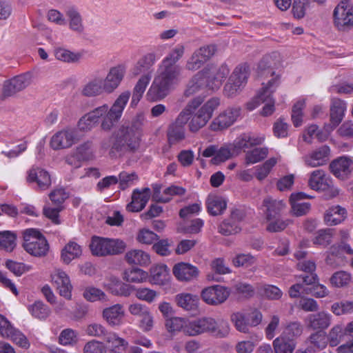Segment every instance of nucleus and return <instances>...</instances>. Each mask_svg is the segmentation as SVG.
Wrapping results in <instances>:
<instances>
[{
  "mask_svg": "<svg viewBox=\"0 0 353 353\" xmlns=\"http://www.w3.org/2000/svg\"><path fill=\"white\" fill-rule=\"evenodd\" d=\"M203 102L204 97L201 96L190 100L175 121L170 125L167 136L170 145H176L185 139L186 123H188L189 130L192 132H196L205 126L221 104L219 97H212Z\"/></svg>",
  "mask_w": 353,
  "mask_h": 353,
  "instance_id": "obj_1",
  "label": "nucleus"
},
{
  "mask_svg": "<svg viewBox=\"0 0 353 353\" xmlns=\"http://www.w3.org/2000/svg\"><path fill=\"white\" fill-rule=\"evenodd\" d=\"M185 48L176 45L161 61L157 74L146 93L149 101L164 99L181 81V68L176 64L183 57Z\"/></svg>",
  "mask_w": 353,
  "mask_h": 353,
  "instance_id": "obj_2",
  "label": "nucleus"
},
{
  "mask_svg": "<svg viewBox=\"0 0 353 353\" xmlns=\"http://www.w3.org/2000/svg\"><path fill=\"white\" fill-rule=\"evenodd\" d=\"M130 95V91H124L117 97L111 107L108 104H103L84 114L78 121V130L83 132H90L100 121L101 130L110 131L121 118Z\"/></svg>",
  "mask_w": 353,
  "mask_h": 353,
  "instance_id": "obj_3",
  "label": "nucleus"
},
{
  "mask_svg": "<svg viewBox=\"0 0 353 353\" xmlns=\"http://www.w3.org/2000/svg\"><path fill=\"white\" fill-rule=\"evenodd\" d=\"M281 62V55L277 52L265 55L260 61L257 68L259 76L268 78L266 84H264L265 95L262 99L264 105L261 112L263 117H268L273 114L275 110V101L272 97L273 93L280 83L281 74L274 71Z\"/></svg>",
  "mask_w": 353,
  "mask_h": 353,
  "instance_id": "obj_4",
  "label": "nucleus"
},
{
  "mask_svg": "<svg viewBox=\"0 0 353 353\" xmlns=\"http://www.w3.org/2000/svg\"><path fill=\"white\" fill-rule=\"evenodd\" d=\"M144 121V114L139 113L133 119L130 125H121L112 134L110 154L112 156H115L117 154L121 155L127 152L137 151L140 146L141 130Z\"/></svg>",
  "mask_w": 353,
  "mask_h": 353,
  "instance_id": "obj_5",
  "label": "nucleus"
},
{
  "mask_svg": "<svg viewBox=\"0 0 353 353\" xmlns=\"http://www.w3.org/2000/svg\"><path fill=\"white\" fill-rule=\"evenodd\" d=\"M230 331L228 321L221 320L218 322L212 317H203L194 320L185 319L183 333L190 336L210 332L219 338L226 337Z\"/></svg>",
  "mask_w": 353,
  "mask_h": 353,
  "instance_id": "obj_6",
  "label": "nucleus"
},
{
  "mask_svg": "<svg viewBox=\"0 0 353 353\" xmlns=\"http://www.w3.org/2000/svg\"><path fill=\"white\" fill-rule=\"evenodd\" d=\"M285 206V203L281 200L273 199L271 197L264 199L261 210L268 222L267 230L271 232H281L291 223L290 220L281 217V212Z\"/></svg>",
  "mask_w": 353,
  "mask_h": 353,
  "instance_id": "obj_7",
  "label": "nucleus"
},
{
  "mask_svg": "<svg viewBox=\"0 0 353 353\" xmlns=\"http://www.w3.org/2000/svg\"><path fill=\"white\" fill-rule=\"evenodd\" d=\"M90 250L95 256L116 255L124 252L125 243L119 239H109L99 236L92 238Z\"/></svg>",
  "mask_w": 353,
  "mask_h": 353,
  "instance_id": "obj_8",
  "label": "nucleus"
},
{
  "mask_svg": "<svg viewBox=\"0 0 353 353\" xmlns=\"http://www.w3.org/2000/svg\"><path fill=\"white\" fill-rule=\"evenodd\" d=\"M249 76V65L245 63L238 65L224 85V94L231 98L239 94L245 86Z\"/></svg>",
  "mask_w": 353,
  "mask_h": 353,
  "instance_id": "obj_9",
  "label": "nucleus"
},
{
  "mask_svg": "<svg viewBox=\"0 0 353 353\" xmlns=\"http://www.w3.org/2000/svg\"><path fill=\"white\" fill-rule=\"evenodd\" d=\"M25 250L34 256H42L48 250V244L46 238L39 230L34 228L26 229L23 232Z\"/></svg>",
  "mask_w": 353,
  "mask_h": 353,
  "instance_id": "obj_10",
  "label": "nucleus"
},
{
  "mask_svg": "<svg viewBox=\"0 0 353 353\" xmlns=\"http://www.w3.org/2000/svg\"><path fill=\"white\" fill-rule=\"evenodd\" d=\"M34 79V73L28 71L6 80L2 85L3 98L15 96L30 86Z\"/></svg>",
  "mask_w": 353,
  "mask_h": 353,
  "instance_id": "obj_11",
  "label": "nucleus"
},
{
  "mask_svg": "<svg viewBox=\"0 0 353 353\" xmlns=\"http://www.w3.org/2000/svg\"><path fill=\"white\" fill-rule=\"evenodd\" d=\"M334 27L340 31H345L353 27V5L342 1L334 8L332 14Z\"/></svg>",
  "mask_w": 353,
  "mask_h": 353,
  "instance_id": "obj_12",
  "label": "nucleus"
},
{
  "mask_svg": "<svg viewBox=\"0 0 353 353\" xmlns=\"http://www.w3.org/2000/svg\"><path fill=\"white\" fill-rule=\"evenodd\" d=\"M205 80V86L212 90H218L230 73V68L223 63L219 66L208 65L200 71Z\"/></svg>",
  "mask_w": 353,
  "mask_h": 353,
  "instance_id": "obj_13",
  "label": "nucleus"
},
{
  "mask_svg": "<svg viewBox=\"0 0 353 353\" xmlns=\"http://www.w3.org/2000/svg\"><path fill=\"white\" fill-rule=\"evenodd\" d=\"M309 187L316 191L330 192V197L336 196L339 190L332 185V179L323 170H316L312 172L308 179Z\"/></svg>",
  "mask_w": 353,
  "mask_h": 353,
  "instance_id": "obj_14",
  "label": "nucleus"
},
{
  "mask_svg": "<svg viewBox=\"0 0 353 353\" xmlns=\"http://www.w3.org/2000/svg\"><path fill=\"white\" fill-rule=\"evenodd\" d=\"M346 108L347 106L345 101L339 99H332L330 106V123L324 125V130L326 132L324 137L318 134L320 139H327L330 134L339 125L344 117Z\"/></svg>",
  "mask_w": 353,
  "mask_h": 353,
  "instance_id": "obj_15",
  "label": "nucleus"
},
{
  "mask_svg": "<svg viewBox=\"0 0 353 353\" xmlns=\"http://www.w3.org/2000/svg\"><path fill=\"white\" fill-rule=\"evenodd\" d=\"M230 295V289L221 285L206 287L201 292V298L203 302L212 306L225 303Z\"/></svg>",
  "mask_w": 353,
  "mask_h": 353,
  "instance_id": "obj_16",
  "label": "nucleus"
},
{
  "mask_svg": "<svg viewBox=\"0 0 353 353\" xmlns=\"http://www.w3.org/2000/svg\"><path fill=\"white\" fill-rule=\"evenodd\" d=\"M241 116L240 107H228L223 110L212 121L210 129L214 131L222 130L233 125Z\"/></svg>",
  "mask_w": 353,
  "mask_h": 353,
  "instance_id": "obj_17",
  "label": "nucleus"
},
{
  "mask_svg": "<svg viewBox=\"0 0 353 353\" xmlns=\"http://www.w3.org/2000/svg\"><path fill=\"white\" fill-rule=\"evenodd\" d=\"M216 50V48L214 45L204 46L196 50L187 61L186 69L191 71L199 69L213 57Z\"/></svg>",
  "mask_w": 353,
  "mask_h": 353,
  "instance_id": "obj_18",
  "label": "nucleus"
},
{
  "mask_svg": "<svg viewBox=\"0 0 353 353\" xmlns=\"http://www.w3.org/2000/svg\"><path fill=\"white\" fill-rule=\"evenodd\" d=\"M216 50V48L214 45L204 46L196 50L187 61L186 69L191 71L199 69L213 57Z\"/></svg>",
  "mask_w": 353,
  "mask_h": 353,
  "instance_id": "obj_19",
  "label": "nucleus"
},
{
  "mask_svg": "<svg viewBox=\"0 0 353 353\" xmlns=\"http://www.w3.org/2000/svg\"><path fill=\"white\" fill-rule=\"evenodd\" d=\"M127 67L124 63H119L111 67L105 78L103 83L107 94L113 93L121 84L126 74Z\"/></svg>",
  "mask_w": 353,
  "mask_h": 353,
  "instance_id": "obj_20",
  "label": "nucleus"
},
{
  "mask_svg": "<svg viewBox=\"0 0 353 353\" xmlns=\"http://www.w3.org/2000/svg\"><path fill=\"white\" fill-rule=\"evenodd\" d=\"M77 139V130L66 128L51 137L50 145L54 150H61L71 147Z\"/></svg>",
  "mask_w": 353,
  "mask_h": 353,
  "instance_id": "obj_21",
  "label": "nucleus"
},
{
  "mask_svg": "<svg viewBox=\"0 0 353 353\" xmlns=\"http://www.w3.org/2000/svg\"><path fill=\"white\" fill-rule=\"evenodd\" d=\"M159 59L155 52H149L141 55L131 68V74L133 77L150 74L151 78L153 74V66Z\"/></svg>",
  "mask_w": 353,
  "mask_h": 353,
  "instance_id": "obj_22",
  "label": "nucleus"
},
{
  "mask_svg": "<svg viewBox=\"0 0 353 353\" xmlns=\"http://www.w3.org/2000/svg\"><path fill=\"white\" fill-rule=\"evenodd\" d=\"M26 181L29 183H35L38 191H45L52 184L49 172L39 167H32L27 172Z\"/></svg>",
  "mask_w": 353,
  "mask_h": 353,
  "instance_id": "obj_23",
  "label": "nucleus"
},
{
  "mask_svg": "<svg viewBox=\"0 0 353 353\" xmlns=\"http://www.w3.org/2000/svg\"><path fill=\"white\" fill-rule=\"evenodd\" d=\"M52 283L61 296L70 300L72 297V285L69 276L60 269H55L51 274Z\"/></svg>",
  "mask_w": 353,
  "mask_h": 353,
  "instance_id": "obj_24",
  "label": "nucleus"
},
{
  "mask_svg": "<svg viewBox=\"0 0 353 353\" xmlns=\"http://www.w3.org/2000/svg\"><path fill=\"white\" fill-rule=\"evenodd\" d=\"M332 321V314L325 311L310 314L305 319L307 327L309 329L317 331L326 330L331 325Z\"/></svg>",
  "mask_w": 353,
  "mask_h": 353,
  "instance_id": "obj_25",
  "label": "nucleus"
},
{
  "mask_svg": "<svg viewBox=\"0 0 353 353\" xmlns=\"http://www.w3.org/2000/svg\"><path fill=\"white\" fill-rule=\"evenodd\" d=\"M330 149L327 145H322L303 157L306 166L316 168L323 165L329 160Z\"/></svg>",
  "mask_w": 353,
  "mask_h": 353,
  "instance_id": "obj_26",
  "label": "nucleus"
},
{
  "mask_svg": "<svg viewBox=\"0 0 353 353\" xmlns=\"http://www.w3.org/2000/svg\"><path fill=\"white\" fill-rule=\"evenodd\" d=\"M172 272L178 281L185 282L196 279L199 275V270L196 266L185 262L176 263Z\"/></svg>",
  "mask_w": 353,
  "mask_h": 353,
  "instance_id": "obj_27",
  "label": "nucleus"
},
{
  "mask_svg": "<svg viewBox=\"0 0 353 353\" xmlns=\"http://www.w3.org/2000/svg\"><path fill=\"white\" fill-rule=\"evenodd\" d=\"M151 196V190L149 188L134 189L132 194V201L126 206L129 212H140L148 203Z\"/></svg>",
  "mask_w": 353,
  "mask_h": 353,
  "instance_id": "obj_28",
  "label": "nucleus"
},
{
  "mask_svg": "<svg viewBox=\"0 0 353 353\" xmlns=\"http://www.w3.org/2000/svg\"><path fill=\"white\" fill-rule=\"evenodd\" d=\"M332 173L337 178L344 179L353 170V160L348 157H341L330 163Z\"/></svg>",
  "mask_w": 353,
  "mask_h": 353,
  "instance_id": "obj_29",
  "label": "nucleus"
},
{
  "mask_svg": "<svg viewBox=\"0 0 353 353\" xmlns=\"http://www.w3.org/2000/svg\"><path fill=\"white\" fill-rule=\"evenodd\" d=\"M300 281L292 285L289 289V295L291 298H298L302 294H309V286L314 284L318 280L316 274L301 276Z\"/></svg>",
  "mask_w": 353,
  "mask_h": 353,
  "instance_id": "obj_30",
  "label": "nucleus"
},
{
  "mask_svg": "<svg viewBox=\"0 0 353 353\" xmlns=\"http://www.w3.org/2000/svg\"><path fill=\"white\" fill-rule=\"evenodd\" d=\"M103 319L110 326H119L123 324L125 316L123 306L115 304L103 309L102 312Z\"/></svg>",
  "mask_w": 353,
  "mask_h": 353,
  "instance_id": "obj_31",
  "label": "nucleus"
},
{
  "mask_svg": "<svg viewBox=\"0 0 353 353\" xmlns=\"http://www.w3.org/2000/svg\"><path fill=\"white\" fill-rule=\"evenodd\" d=\"M352 255L353 249L350 245L342 241L339 245H333L330 249V254L326 258L327 264L332 266H339L343 262V253Z\"/></svg>",
  "mask_w": 353,
  "mask_h": 353,
  "instance_id": "obj_32",
  "label": "nucleus"
},
{
  "mask_svg": "<svg viewBox=\"0 0 353 353\" xmlns=\"http://www.w3.org/2000/svg\"><path fill=\"white\" fill-rule=\"evenodd\" d=\"M81 93L85 97H92L107 94V90L103 83V78L94 76L83 86Z\"/></svg>",
  "mask_w": 353,
  "mask_h": 353,
  "instance_id": "obj_33",
  "label": "nucleus"
},
{
  "mask_svg": "<svg viewBox=\"0 0 353 353\" xmlns=\"http://www.w3.org/2000/svg\"><path fill=\"white\" fill-rule=\"evenodd\" d=\"M68 18L67 23L69 29L77 34H82L85 30L83 18L79 10L74 6H69L65 10Z\"/></svg>",
  "mask_w": 353,
  "mask_h": 353,
  "instance_id": "obj_34",
  "label": "nucleus"
},
{
  "mask_svg": "<svg viewBox=\"0 0 353 353\" xmlns=\"http://www.w3.org/2000/svg\"><path fill=\"white\" fill-rule=\"evenodd\" d=\"M306 194L303 192L292 193L290 198L291 212L296 216H301L309 212L311 205L308 202H304Z\"/></svg>",
  "mask_w": 353,
  "mask_h": 353,
  "instance_id": "obj_35",
  "label": "nucleus"
},
{
  "mask_svg": "<svg viewBox=\"0 0 353 353\" xmlns=\"http://www.w3.org/2000/svg\"><path fill=\"white\" fill-rule=\"evenodd\" d=\"M105 288L112 294L121 296H129L133 287L123 283L119 278L110 276L104 283Z\"/></svg>",
  "mask_w": 353,
  "mask_h": 353,
  "instance_id": "obj_36",
  "label": "nucleus"
},
{
  "mask_svg": "<svg viewBox=\"0 0 353 353\" xmlns=\"http://www.w3.org/2000/svg\"><path fill=\"white\" fill-rule=\"evenodd\" d=\"M206 205L208 212L213 216H216L222 214L225 210L227 201L221 195L211 193L206 199Z\"/></svg>",
  "mask_w": 353,
  "mask_h": 353,
  "instance_id": "obj_37",
  "label": "nucleus"
},
{
  "mask_svg": "<svg viewBox=\"0 0 353 353\" xmlns=\"http://www.w3.org/2000/svg\"><path fill=\"white\" fill-rule=\"evenodd\" d=\"M150 81L151 75L150 73L140 76L132 90L130 107L135 108L138 105Z\"/></svg>",
  "mask_w": 353,
  "mask_h": 353,
  "instance_id": "obj_38",
  "label": "nucleus"
},
{
  "mask_svg": "<svg viewBox=\"0 0 353 353\" xmlns=\"http://www.w3.org/2000/svg\"><path fill=\"white\" fill-rule=\"evenodd\" d=\"M125 259L129 264L147 267L151 263L150 254L142 250L134 249L129 250L125 255Z\"/></svg>",
  "mask_w": 353,
  "mask_h": 353,
  "instance_id": "obj_39",
  "label": "nucleus"
},
{
  "mask_svg": "<svg viewBox=\"0 0 353 353\" xmlns=\"http://www.w3.org/2000/svg\"><path fill=\"white\" fill-rule=\"evenodd\" d=\"M346 210L340 205L329 208L325 212L324 221L327 225H335L341 223L346 218Z\"/></svg>",
  "mask_w": 353,
  "mask_h": 353,
  "instance_id": "obj_40",
  "label": "nucleus"
},
{
  "mask_svg": "<svg viewBox=\"0 0 353 353\" xmlns=\"http://www.w3.org/2000/svg\"><path fill=\"white\" fill-rule=\"evenodd\" d=\"M109 351L112 353H124L128 343L115 332H109L105 338Z\"/></svg>",
  "mask_w": 353,
  "mask_h": 353,
  "instance_id": "obj_41",
  "label": "nucleus"
},
{
  "mask_svg": "<svg viewBox=\"0 0 353 353\" xmlns=\"http://www.w3.org/2000/svg\"><path fill=\"white\" fill-rule=\"evenodd\" d=\"M169 278V269L167 265L160 264L151 268L148 279L152 284L164 285L168 281Z\"/></svg>",
  "mask_w": 353,
  "mask_h": 353,
  "instance_id": "obj_42",
  "label": "nucleus"
},
{
  "mask_svg": "<svg viewBox=\"0 0 353 353\" xmlns=\"http://www.w3.org/2000/svg\"><path fill=\"white\" fill-rule=\"evenodd\" d=\"M280 156L274 157L266 160L263 163L253 168L254 176L259 181H263L268 177L273 168L280 161Z\"/></svg>",
  "mask_w": 353,
  "mask_h": 353,
  "instance_id": "obj_43",
  "label": "nucleus"
},
{
  "mask_svg": "<svg viewBox=\"0 0 353 353\" xmlns=\"http://www.w3.org/2000/svg\"><path fill=\"white\" fill-rule=\"evenodd\" d=\"M296 346L294 339L281 335L273 341L274 353H292Z\"/></svg>",
  "mask_w": 353,
  "mask_h": 353,
  "instance_id": "obj_44",
  "label": "nucleus"
},
{
  "mask_svg": "<svg viewBox=\"0 0 353 353\" xmlns=\"http://www.w3.org/2000/svg\"><path fill=\"white\" fill-rule=\"evenodd\" d=\"M54 54L57 60L68 63L79 62L83 57L81 52H72L61 47L56 48Z\"/></svg>",
  "mask_w": 353,
  "mask_h": 353,
  "instance_id": "obj_45",
  "label": "nucleus"
},
{
  "mask_svg": "<svg viewBox=\"0 0 353 353\" xmlns=\"http://www.w3.org/2000/svg\"><path fill=\"white\" fill-rule=\"evenodd\" d=\"M149 278V274L147 272L138 268H131L126 269L123 275V279L126 282L134 283H142Z\"/></svg>",
  "mask_w": 353,
  "mask_h": 353,
  "instance_id": "obj_46",
  "label": "nucleus"
},
{
  "mask_svg": "<svg viewBox=\"0 0 353 353\" xmlns=\"http://www.w3.org/2000/svg\"><path fill=\"white\" fill-rule=\"evenodd\" d=\"M82 254L81 245L74 241H70L61 251V259L63 263L68 264L72 260L79 258Z\"/></svg>",
  "mask_w": 353,
  "mask_h": 353,
  "instance_id": "obj_47",
  "label": "nucleus"
},
{
  "mask_svg": "<svg viewBox=\"0 0 353 353\" xmlns=\"http://www.w3.org/2000/svg\"><path fill=\"white\" fill-rule=\"evenodd\" d=\"M176 302L178 306L187 311L194 310L197 308L199 297L190 293H181L176 296Z\"/></svg>",
  "mask_w": 353,
  "mask_h": 353,
  "instance_id": "obj_48",
  "label": "nucleus"
},
{
  "mask_svg": "<svg viewBox=\"0 0 353 353\" xmlns=\"http://www.w3.org/2000/svg\"><path fill=\"white\" fill-rule=\"evenodd\" d=\"M230 321L237 331L244 334L249 333L250 327L248 319L244 310L232 313L230 315Z\"/></svg>",
  "mask_w": 353,
  "mask_h": 353,
  "instance_id": "obj_49",
  "label": "nucleus"
},
{
  "mask_svg": "<svg viewBox=\"0 0 353 353\" xmlns=\"http://www.w3.org/2000/svg\"><path fill=\"white\" fill-rule=\"evenodd\" d=\"M205 85L203 72H198L188 82L184 91L186 97H191L199 92Z\"/></svg>",
  "mask_w": 353,
  "mask_h": 353,
  "instance_id": "obj_50",
  "label": "nucleus"
},
{
  "mask_svg": "<svg viewBox=\"0 0 353 353\" xmlns=\"http://www.w3.org/2000/svg\"><path fill=\"white\" fill-rule=\"evenodd\" d=\"M307 342L315 350V353L317 351L325 349L327 344V339L325 332L322 331H316L310 335L307 339Z\"/></svg>",
  "mask_w": 353,
  "mask_h": 353,
  "instance_id": "obj_51",
  "label": "nucleus"
},
{
  "mask_svg": "<svg viewBox=\"0 0 353 353\" xmlns=\"http://www.w3.org/2000/svg\"><path fill=\"white\" fill-rule=\"evenodd\" d=\"M327 339L331 347H336L340 344L345 336L344 326L342 324L334 325L329 331Z\"/></svg>",
  "mask_w": 353,
  "mask_h": 353,
  "instance_id": "obj_52",
  "label": "nucleus"
},
{
  "mask_svg": "<svg viewBox=\"0 0 353 353\" xmlns=\"http://www.w3.org/2000/svg\"><path fill=\"white\" fill-rule=\"evenodd\" d=\"M334 232L335 230L331 228L319 230L312 240L314 245L327 247L331 243Z\"/></svg>",
  "mask_w": 353,
  "mask_h": 353,
  "instance_id": "obj_53",
  "label": "nucleus"
},
{
  "mask_svg": "<svg viewBox=\"0 0 353 353\" xmlns=\"http://www.w3.org/2000/svg\"><path fill=\"white\" fill-rule=\"evenodd\" d=\"M17 236L10 231L0 232V250L12 252L17 245Z\"/></svg>",
  "mask_w": 353,
  "mask_h": 353,
  "instance_id": "obj_54",
  "label": "nucleus"
},
{
  "mask_svg": "<svg viewBox=\"0 0 353 353\" xmlns=\"http://www.w3.org/2000/svg\"><path fill=\"white\" fill-rule=\"evenodd\" d=\"M28 310L33 317L40 320L46 319L50 314V308L40 301L29 305Z\"/></svg>",
  "mask_w": 353,
  "mask_h": 353,
  "instance_id": "obj_55",
  "label": "nucleus"
},
{
  "mask_svg": "<svg viewBox=\"0 0 353 353\" xmlns=\"http://www.w3.org/2000/svg\"><path fill=\"white\" fill-rule=\"evenodd\" d=\"M330 281L333 287L345 288L352 282V275L346 271H338L332 275Z\"/></svg>",
  "mask_w": 353,
  "mask_h": 353,
  "instance_id": "obj_56",
  "label": "nucleus"
},
{
  "mask_svg": "<svg viewBox=\"0 0 353 353\" xmlns=\"http://www.w3.org/2000/svg\"><path fill=\"white\" fill-rule=\"evenodd\" d=\"M268 154L267 148H256L248 151L245 156V162L248 165L256 163L264 159Z\"/></svg>",
  "mask_w": 353,
  "mask_h": 353,
  "instance_id": "obj_57",
  "label": "nucleus"
},
{
  "mask_svg": "<svg viewBox=\"0 0 353 353\" xmlns=\"http://www.w3.org/2000/svg\"><path fill=\"white\" fill-rule=\"evenodd\" d=\"M330 310L336 316L352 314L353 301L335 302L331 305Z\"/></svg>",
  "mask_w": 353,
  "mask_h": 353,
  "instance_id": "obj_58",
  "label": "nucleus"
},
{
  "mask_svg": "<svg viewBox=\"0 0 353 353\" xmlns=\"http://www.w3.org/2000/svg\"><path fill=\"white\" fill-rule=\"evenodd\" d=\"M4 337L10 339L16 345L22 348L27 349L30 346V343L26 336L21 332L14 328L13 326L10 330L8 332V335H5Z\"/></svg>",
  "mask_w": 353,
  "mask_h": 353,
  "instance_id": "obj_59",
  "label": "nucleus"
},
{
  "mask_svg": "<svg viewBox=\"0 0 353 353\" xmlns=\"http://www.w3.org/2000/svg\"><path fill=\"white\" fill-rule=\"evenodd\" d=\"M118 180L121 189L125 190L136 184L139 181V176L134 172H128L123 171L119 173Z\"/></svg>",
  "mask_w": 353,
  "mask_h": 353,
  "instance_id": "obj_60",
  "label": "nucleus"
},
{
  "mask_svg": "<svg viewBox=\"0 0 353 353\" xmlns=\"http://www.w3.org/2000/svg\"><path fill=\"white\" fill-rule=\"evenodd\" d=\"M83 297L88 301H107V295L100 289L94 287L86 288L83 292Z\"/></svg>",
  "mask_w": 353,
  "mask_h": 353,
  "instance_id": "obj_61",
  "label": "nucleus"
},
{
  "mask_svg": "<svg viewBox=\"0 0 353 353\" xmlns=\"http://www.w3.org/2000/svg\"><path fill=\"white\" fill-rule=\"evenodd\" d=\"M74 152L78 159L81 161H88L93 158L94 152L92 148L91 142H85L78 146Z\"/></svg>",
  "mask_w": 353,
  "mask_h": 353,
  "instance_id": "obj_62",
  "label": "nucleus"
},
{
  "mask_svg": "<svg viewBox=\"0 0 353 353\" xmlns=\"http://www.w3.org/2000/svg\"><path fill=\"white\" fill-rule=\"evenodd\" d=\"M260 290L263 295L270 300H279L283 296V292L276 285L264 284Z\"/></svg>",
  "mask_w": 353,
  "mask_h": 353,
  "instance_id": "obj_63",
  "label": "nucleus"
},
{
  "mask_svg": "<svg viewBox=\"0 0 353 353\" xmlns=\"http://www.w3.org/2000/svg\"><path fill=\"white\" fill-rule=\"evenodd\" d=\"M185 319L181 317H172L165 320V328L171 334H175L184 330Z\"/></svg>",
  "mask_w": 353,
  "mask_h": 353,
  "instance_id": "obj_64",
  "label": "nucleus"
}]
</instances>
